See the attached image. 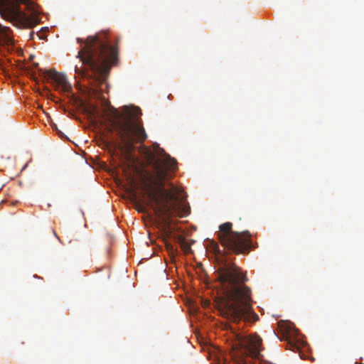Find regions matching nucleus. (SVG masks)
Here are the masks:
<instances>
[{
    "label": "nucleus",
    "instance_id": "f257e3e1",
    "mask_svg": "<svg viewBox=\"0 0 364 364\" xmlns=\"http://www.w3.org/2000/svg\"><path fill=\"white\" fill-rule=\"evenodd\" d=\"M177 168L175 159L165 154L163 161L156 160L152 163V173L141 177V190L144 197L149 199L147 204L154 211L164 230H170L173 217L183 218L190 211L184 205L186 196L182 189L169 184L170 188H164V181L171 177L169 171Z\"/></svg>",
    "mask_w": 364,
    "mask_h": 364
},
{
    "label": "nucleus",
    "instance_id": "f03ea898",
    "mask_svg": "<svg viewBox=\"0 0 364 364\" xmlns=\"http://www.w3.org/2000/svg\"><path fill=\"white\" fill-rule=\"evenodd\" d=\"M217 274L225 296L218 305L220 315L235 323L257 321L259 316L252 311L251 289L245 285L248 280L245 273L235 263L226 261Z\"/></svg>",
    "mask_w": 364,
    "mask_h": 364
},
{
    "label": "nucleus",
    "instance_id": "7ed1b4c3",
    "mask_svg": "<svg viewBox=\"0 0 364 364\" xmlns=\"http://www.w3.org/2000/svg\"><path fill=\"white\" fill-rule=\"evenodd\" d=\"M77 41L81 46L77 55L81 65H75V72L79 77L92 81L97 88L106 82L109 66L117 60V48L111 45L106 31L90 36L85 40L77 38Z\"/></svg>",
    "mask_w": 364,
    "mask_h": 364
},
{
    "label": "nucleus",
    "instance_id": "20e7f679",
    "mask_svg": "<svg viewBox=\"0 0 364 364\" xmlns=\"http://www.w3.org/2000/svg\"><path fill=\"white\" fill-rule=\"evenodd\" d=\"M106 119L109 124L108 130L114 132L121 141L122 145L109 143L114 148L120 146L123 149L131 151L134 149V143H142L147 135L139 120L141 115V109L134 106H124L122 112L109 106L106 110Z\"/></svg>",
    "mask_w": 364,
    "mask_h": 364
},
{
    "label": "nucleus",
    "instance_id": "39448f33",
    "mask_svg": "<svg viewBox=\"0 0 364 364\" xmlns=\"http://www.w3.org/2000/svg\"><path fill=\"white\" fill-rule=\"evenodd\" d=\"M232 224L230 222L219 226L218 237L226 251L225 254H247L252 247L250 233L248 231H232Z\"/></svg>",
    "mask_w": 364,
    "mask_h": 364
},
{
    "label": "nucleus",
    "instance_id": "423d86ee",
    "mask_svg": "<svg viewBox=\"0 0 364 364\" xmlns=\"http://www.w3.org/2000/svg\"><path fill=\"white\" fill-rule=\"evenodd\" d=\"M262 339L257 334L243 336L240 339V345L245 353L255 358H259L260 352L263 350Z\"/></svg>",
    "mask_w": 364,
    "mask_h": 364
},
{
    "label": "nucleus",
    "instance_id": "0eeeda50",
    "mask_svg": "<svg viewBox=\"0 0 364 364\" xmlns=\"http://www.w3.org/2000/svg\"><path fill=\"white\" fill-rule=\"evenodd\" d=\"M44 77H47L53 81L55 90L64 93H70L72 91V86L68 81L66 76L54 69L43 71Z\"/></svg>",
    "mask_w": 364,
    "mask_h": 364
},
{
    "label": "nucleus",
    "instance_id": "6e6552de",
    "mask_svg": "<svg viewBox=\"0 0 364 364\" xmlns=\"http://www.w3.org/2000/svg\"><path fill=\"white\" fill-rule=\"evenodd\" d=\"M125 176L127 183H129L130 188L129 189V193L130 196L132 197V200H133L134 203L136 206V209L139 212H145L146 207L144 206V202L142 200L139 199L138 194L136 191V189L137 188V183L134 177V175L131 172H128L127 171H125Z\"/></svg>",
    "mask_w": 364,
    "mask_h": 364
},
{
    "label": "nucleus",
    "instance_id": "1a4fd4ad",
    "mask_svg": "<svg viewBox=\"0 0 364 364\" xmlns=\"http://www.w3.org/2000/svg\"><path fill=\"white\" fill-rule=\"evenodd\" d=\"M11 31L9 27L4 26L0 23V53L2 52V48H6L7 50L9 47L14 44V41L11 36Z\"/></svg>",
    "mask_w": 364,
    "mask_h": 364
},
{
    "label": "nucleus",
    "instance_id": "9d476101",
    "mask_svg": "<svg viewBox=\"0 0 364 364\" xmlns=\"http://www.w3.org/2000/svg\"><path fill=\"white\" fill-rule=\"evenodd\" d=\"M178 240V242L181 245V247L183 249V250L185 252H188L191 250V246L186 241V240L181 236H179Z\"/></svg>",
    "mask_w": 364,
    "mask_h": 364
},
{
    "label": "nucleus",
    "instance_id": "9b49d317",
    "mask_svg": "<svg viewBox=\"0 0 364 364\" xmlns=\"http://www.w3.org/2000/svg\"><path fill=\"white\" fill-rule=\"evenodd\" d=\"M288 346H289V348L291 350H293L294 351L295 350H298V347L296 344L291 343V342H289L288 343Z\"/></svg>",
    "mask_w": 364,
    "mask_h": 364
},
{
    "label": "nucleus",
    "instance_id": "f8f14e48",
    "mask_svg": "<svg viewBox=\"0 0 364 364\" xmlns=\"http://www.w3.org/2000/svg\"><path fill=\"white\" fill-rule=\"evenodd\" d=\"M213 249H214V252H215L216 254H219V253H220V248H219V246H218L217 244H214Z\"/></svg>",
    "mask_w": 364,
    "mask_h": 364
},
{
    "label": "nucleus",
    "instance_id": "ddd939ff",
    "mask_svg": "<svg viewBox=\"0 0 364 364\" xmlns=\"http://www.w3.org/2000/svg\"><path fill=\"white\" fill-rule=\"evenodd\" d=\"M34 36H37L39 38H41V37L39 36L38 33L35 34L34 32H31L30 35L31 39H34Z\"/></svg>",
    "mask_w": 364,
    "mask_h": 364
}]
</instances>
